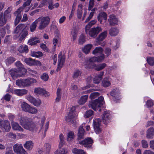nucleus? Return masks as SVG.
<instances>
[{"label":"nucleus","mask_w":154,"mask_h":154,"mask_svg":"<svg viewBox=\"0 0 154 154\" xmlns=\"http://www.w3.org/2000/svg\"><path fill=\"white\" fill-rule=\"evenodd\" d=\"M19 119L20 124L25 129L30 131H33L36 129V125L32 121V118L26 116H21Z\"/></svg>","instance_id":"nucleus-1"},{"label":"nucleus","mask_w":154,"mask_h":154,"mask_svg":"<svg viewBox=\"0 0 154 154\" xmlns=\"http://www.w3.org/2000/svg\"><path fill=\"white\" fill-rule=\"evenodd\" d=\"M75 106L71 107L68 114L66 117V121L70 124L75 125L76 123V119L78 115L75 112Z\"/></svg>","instance_id":"nucleus-2"},{"label":"nucleus","mask_w":154,"mask_h":154,"mask_svg":"<svg viewBox=\"0 0 154 154\" xmlns=\"http://www.w3.org/2000/svg\"><path fill=\"white\" fill-rule=\"evenodd\" d=\"M104 103L103 97L102 96H100L97 99H96L93 101L89 102L88 106L90 108H92L96 111L99 109V111H100L101 109H100V108L103 104Z\"/></svg>","instance_id":"nucleus-3"},{"label":"nucleus","mask_w":154,"mask_h":154,"mask_svg":"<svg viewBox=\"0 0 154 154\" xmlns=\"http://www.w3.org/2000/svg\"><path fill=\"white\" fill-rule=\"evenodd\" d=\"M12 10L11 7H9L4 12L3 14L2 12L0 13V26H3L6 23L8 20L10 19L11 17V13Z\"/></svg>","instance_id":"nucleus-4"},{"label":"nucleus","mask_w":154,"mask_h":154,"mask_svg":"<svg viewBox=\"0 0 154 154\" xmlns=\"http://www.w3.org/2000/svg\"><path fill=\"white\" fill-rule=\"evenodd\" d=\"M38 23V28L42 30L45 28L48 25L50 20L49 16L40 17L36 20Z\"/></svg>","instance_id":"nucleus-5"},{"label":"nucleus","mask_w":154,"mask_h":154,"mask_svg":"<svg viewBox=\"0 0 154 154\" xmlns=\"http://www.w3.org/2000/svg\"><path fill=\"white\" fill-rule=\"evenodd\" d=\"M21 107L22 110L25 112L31 114H36L38 112L37 109L31 106L25 102H21Z\"/></svg>","instance_id":"nucleus-6"},{"label":"nucleus","mask_w":154,"mask_h":154,"mask_svg":"<svg viewBox=\"0 0 154 154\" xmlns=\"http://www.w3.org/2000/svg\"><path fill=\"white\" fill-rule=\"evenodd\" d=\"M97 57H96L87 59L85 61V67L86 68H94L96 65L94 63L97 62Z\"/></svg>","instance_id":"nucleus-7"},{"label":"nucleus","mask_w":154,"mask_h":154,"mask_svg":"<svg viewBox=\"0 0 154 154\" xmlns=\"http://www.w3.org/2000/svg\"><path fill=\"white\" fill-rule=\"evenodd\" d=\"M27 29V27H25L20 35L18 33H15V34L14 35L13 38L16 39L19 38V40L20 41H22L28 34Z\"/></svg>","instance_id":"nucleus-8"},{"label":"nucleus","mask_w":154,"mask_h":154,"mask_svg":"<svg viewBox=\"0 0 154 154\" xmlns=\"http://www.w3.org/2000/svg\"><path fill=\"white\" fill-rule=\"evenodd\" d=\"M14 152L17 154H28L27 152L23 149L22 144H17L13 146Z\"/></svg>","instance_id":"nucleus-9"},{"label":"nucleus","mask_w":154,"mask_h":154,"mask_svg":"<svg viewBox=\"0 0 154 154\" xmlns=\"http://www.w3.org/2000/svg\"><path fill=\"white\" fill-rule=\"evenodd\" d=\"M0 128L3 132H8L11 127L9 122L7 120H4L0 122Z\"/></svg>","instance_id":"nucleus-10"},{"label":"nucleus","mask_w":154,"mask_h":154,"mask_svg":"<svg viewBox=\"0 0 154 154\" xmlns=\"http://www.w3.org/2000/svg\"><path fill=\"white\" fill-rule=\"evenodd\" d=\"M101 121L99 119H96L93 120V125L94 131L97 134H99L101 132L100 128Z\"/></svg>","instance_id":"nucleus-11"},{"label":"nucleus","mask_w":154,"mask_h":154,"mask_svg":"<svg viewBox=\"0 0 154 154\" xmlns=\"http://www.w3.org/2000/svg\"><path fill=\"white\" fill-rule=\"evenodd\" d=\"M65 60V56L64 55H62V53L60 52L58 55V66L56 70L58 72L62 67L64 63Z\"/></svg>","instance_id":"nucleus-12"},{"label":"nucleus","mask_w":154,"mask_h":154,"mask_svg":"<svg viewBox=\"0 0 154 154\" xmlns=\"http://www.w3.org/2000/svg\"><path fill=\"white\" fill-rule=\"evenodd\" d=\"M94 2H89L88 9L89 11L91 10V11L88 17L86 19L85 21V23L88 22L92 18L94 14L95 13V11L97 10L96 8L92 9L94 5Z\"/></svg>","instance_id":"nucleus-13"},{"label":"nucleus","mask_w":154,"mask_h":154,"mask_svg":"<svg viewBox=\"0 0 154 154\" xmlns=\"http://www.w3.org/2000/svg\"><path fill=\"white\" fill-rule=\"evenodd\" d=\"M93 140L91 138H88L82 141H79V144L84 145V146L87 148H90L92 143Z\"/></svg>","instance_id":"nucleus-14"},{"label":"nucleus","mask_w":154,"mask_h":154,"mask_svg":"<svg viewBox=\"0 0 154 154\" xmlns=\"http://www.w3.org/2000/svg\"><path fill=\"white\" fill-rule=\"evenodd\" d=\"M24 62L30 66L38 65L40 66L42 65L41 63L39 61L31 58L25 59Z\"/></svg>","instance_id":"nucleus-15"},{"label":"nucleus","mask_w":154,"mask_h":154,"mask_svg":"<svg viewBox=\"0 0 154 154\" xmlns=\"http://www.w3.org/2000/svg\"><path fill=\"white\" fill-rule=\"evenodd\" d=\"M102 29L101 27L97 26L96 28H91L88 32L89 35L93 37H95L97 34L101 32Z\"/></svg>","instance_id":"nucleus-16"},{"label":"nucleus","mask_w":154,"mask_h":154,"mask_svg":"<svg viewBox=\"0 0 154 154\" xmlns=\"http://www.w3.org/2000/svg\"><path fill=\"white\" fill-rule=\"evenodd\" d=\"M34 92L37 95H44L47 97L50 95V94L48 92L40 88H35L34 90Z\"/></svg>","instance_id":"nucleus-17"},{"label":"nucleus","mask_w":154,"mask_h":154,"mask_svg":"<svg viewBox=\"0 0 154 154\" xmlns=\"http://www.w3.org/2000/svg\"><path fill=\"white\" fill-rule=\"evenodd\" d=\"M102 118L103 123L106 124L109 122L110 118V114L108 111H105L103 114L102 115Z\"/></svg>","instance_id":"nucleus-18"},{"label":"nucleus","mask_w":154,"mask_h":154,"mask_svg":"<svg viewBox=\"0 0 154 154\" xmlns=\"http://www.w3.org/2000/svg\"><path fill=\"white\" fill-rule=\"evenodd\" d=\"M9 72L10 74L14 79H16L17 77L21 76V74L20 73L21 72L19 70L11 69L9 71Z\"/></svg>","instance_id":"nucleus-19"},{"label":"nucleus","mask_w":154,"mask_h":154,"mask_svg":"<svg viewBox=\"0 0 154 154\" xmlns=\"http://www.w3.org/2000/svg\"><path fill=\"white\" fill-rule=\"evenodd\" d=\"M107 14L104 12H101L97 16V19L100 23L102 24L103 21L104 20L105 22L107 19Z\"/></svg>","instance_id":"nucleus-20"},{"label":"nucleus","mask_w":154,"mask_h":154,"mask_svg":"<svg viewBox=\"0 0 154 154\" xmlns=\"http://www.w3.org/2000/svg\"><path fill=\"white\" fill-rule=\"evenodd\" d=\"M108 21L109 22L111 26H114L117 24L118 23L117 18L114 15H111L109 16Z\"/></svg>","instance_id":"nucleus-21"},{"label":"nucleus","mask_w":154,"mask_h":154,"mask_svg":"<svg viewBox=\"0 0 154 154\" xmlns=\"http://www.w3.org/2000/svg\"><path fill=\"white\" fill-rule=\"evenodd\" d=\"M27 92V91L25 89H16L14 91L15 94L19 96H22L23 95L26 94Z\"/></svg>","instance_id":"nucleus-22"},{"label":"nucleus","mask_w":154,"mask_h":154,"mask_svg":"<svg viewBox=\"0 0 154 154\" xmlns=\"http://www.w3.org/2000/svg\"><path fill=\"white\" fill-rule=\"evenodd\" d=\"M85 131L83 128V127L81 126L79 128L78 133L77 140H79L84 138Z\"/></svg>","instance_id":"nucleus-23"},{"label":"nucleus","mask_w":154,"mask_h":154,"mask_svg":"<svg viewBox=\"0 0 154 154\" xmlns=\"http://www.w3.org/2000/svg\"><path fill=\"white\" fill-rule=\"evenodd\" d=\"M154 135V131L153 128L151 127L147 131L146 137L149 139L152 138Z\"/></svg>","instance_id":"nucleus-24"},{"label":"nucleus","mask_w":154,"mask_h":154,"mask_svg":"<svg viewBox=\"0 0 154 154\" xmlns=\"http://www.w3.org/2000/svg\"><path fill=\"white\" fill-rule=\"evenodd\" d=\"M24 87L30 85L32 83H36L37 81L36 79L32 78H29L24 79Z\"/></svg>","instance_id":"nucleus-25"},{"label":"nucleus","mask_w":154,"mask_h":154,"mask_svg":"<svg viewBox=\"0 0 154 154\" xmlns=\"http://www.w3.org/2000/svg\"><path fill=\"white\" fill-rule=\"evenodd\" d=\"M24 147L28 150H31L33 148L34 143L31 141H28L23 145Z\"/></svg>","instance_id":"nucleus-26"},{"label":"nucleus","mask_w":154,"mask_h":154,"mask_svg":"<svg viewBox=\"0 0 154 154\" xmlns=\"http://www.w3.org/2000/svg\"><path fill=\"white\" fill-rule=\"evenodd\" d=\"M78 33V29L75 28L72 29L71 35L73 42H74L76 40Z\"/></svg>","instance_id":"nucleus-27"},{"label":"nucleus","mask_w":154,"mask_h":154,"mask_svg":"<svg viewBox=\"0 0 154 154\" xmlns=\"http://www.w3.org/2000/svg\"><path fill=\"white\" fill-rule=\"evenodd\" d=\"M18 51L20 53H27L28 51V47L26 45H21L20 46Z\"/></svg>","instance_id":"nucleus-28"},{"label":"nucleus","mask_w":154,"mask_h":154,"mask_svg":"<svg viewBox=\"0 0 154 154\" xmlns=\"http://www.w3.org/2000/svg\"><path fill=\"white\" fill-rule=\"evenodd\" d=\"M12 129L14 130L18 131H23V129L16 122H13L12 124Z\"/></svg>","instance_id":"nucleus-29"},{"label":"nucleus","mask_w":154,"mask_h":154,"mask_svg":"<svg viewBox=\"0 0 154 154\" xmlns=\"http://www.w3.org/2000/svg\"><path fill=\"white\" fill-rule=\"evenodd\" d=\"M103 72H101L99 75L95 76L94 79V83L98 84L99 83L102 79V77L103 75Z\"/></svg>","instance_id":"nucleus-30"},{"label":"nucleus","mask_w":154,"mask_h":154,"mask_svg":"<svg viewBox=\"0 0 154 154\" xmlns=\"http://www.w3.org/2000/svg\"><path fill=\"white\" fill-rule=\"evenodd\" d=\"M40 41L39 39L36 37L31 38L28 41L29 44L31 45H36L37 43H39Z\"/></svg>","instance_id":"nucleus-31"},{"label":"nucleus","mask_w":154,"mask_h":154,"mask_svg":"<svg viewBox=\"0 0 154 154\" xmlns=\"http://www.w3.org/2000/svg\"><path fill=\"white\" fill-rule=\"evenodd\" d=\"M15 65L18 68V70L20 71L23 72H26V69L23 67V65L20 63V61H17L15 63Z\"/></svg>","instance_id":"nucleus-32"},{"label":"nucleus","mask_w":154,"mask_h":154,"mask_svg":"<svg viewBox=\"0 0 154 154\" xmlns=\"http://www.w3.org/2000/svg\"><path fill=\"white\" fill-rule=\"evenodd\" d=\"M102 84L103 86L107 87L111 85L110 79L107 78H105L103 80Z\"/></svg>","instance_id":"nucleus-33"},{"label":"nucleus","mask_w":154,"mask_h":154,"mask_svg":"<svg viewBox=\"0 0 154 154\" xmlns=\"http://www.w3.org/2000/svg\"><path fill=\"white\" fill-rule=\"evenodd\" d=\"M67 151L65 148L59 147V148L55 152V154H67Z\"/></svg>","instance_id":"nucleus-34"},{"label":"nucleus","mask_w":154,"mask_h":154,"mask_svg":"<svg viewBox=\"0 0 154 154\" xmlns=\"http://www.w3.org/2000/svg\"><path fill=\"white\" fill-rule=\"evenodd\" d=\"M93 45L91 44L86 45L83 48V52L86 54H88L90 51Z\"/></svg>","instance_id":"nucleus-35"},{"label":"nucleus","mask_w":154,"mask_h":154,"mask_svg":"<svg viewBox=\"0 0 154 154\" xmlns=\"http://www.w3.org/2000/svg\"><path fill=\"white\" fill-rule=\"evenodd\" d=\"M78 8L77 10V17L79 19H80L82 14V5L81 4H79L78 6Z\"/></svg>","instance_id":"nucleus-36"},{"label":"nucleus","mask_w":154,"mask_h":154,"mask_svg":"<svg viewBox=\"0 0 154 154\" xmlns=\"http://www.w3.org/2000/svg\"><path fill=\"white\" fill-rule=\"evenodd\" d=\"M107 34V31H105L101 33L97 38V41H103L106 36Z\"/></svg>","instance_id":"nucleus-37"},{"label":"nucleus","mask_w":154,"mask_h":154,"mask_svg":"<svg viewBox=\"0 0 154 154\" xmlns=\"http://www.w3.org/2000/svg\"><path fill=\"white\" fill-rule=\"evenodd\" d=\"M75 137V135L74 132L72 131H69L67 134V141L70 142L72 141Z\"/></svg>","instance_id":"nucleus-38"},{"label":"nucleus","mask_w":154,"mask_h":154,"mask_svg":"<svg viewBox=\"0 0 154 154\" xmlns=\"http://www.w3.org/2000/svg\"><path fill=\"white\" fill-rule=\"evenodd\" d=\"M118 32V30L115 28H112L109 30V34L112 36H115L116 35Z\"/></svg>","instance_id":"nucleus-39"},{"label":"nucleus","mask_w":154,"mask_h":154,"mask_svg":"<svg viewBox=\"0 0 154 154\" xmlns=\"http://www.w3.org/2000/svg\"><path fill=\"white\" fill-rule=\"evenodd\" d=\"M103 51V48L101 47H96L93 51L92 54L94 55L101 54Z\"/></svg>","instance_id":"nucleus-40"},{"label":"nucleus","mask_w":154,"mask_h":154,"mask_svg":"<svg viewBox=\"0 0 154 154\" xmlns=\"http://www.w3.org/2000/svg\"><path fill=\"white\" fill-rule=\"evenodd\" d=\"M60 139L59 147H62L64 143L65 138L64 136L62 134H60L59 137Z\"/></svg>","instance_id":"nucleus-41"},{"label":"nucleus","mask_w":154,"mask_h":154,"mask_svg":"<svg viewBox=\"0 0 154 154\" xmlns=\"http://www.w3.org/2000/svg\"><path fill=\"white\" fill-rule=\"evenodd\" d=\"M42 52L40 51L34 52L32 51L31 52L30 55L33 57H41L42 56Z\"/></svg>","instance_id":"nucleus-42"},{"label":"nucleus","mask_w":154,"mask_h":154,"mask_svg":"<svg viewBox=\"0 0 154 154\" xmlns=\"http://www.w3.org/2000/svg\"><path fill=\"white\" fill-rule=\"evenodd\" d=\"M106 64L104 63L97 66L96 65L94 68L95 70L97 71H99L104 68L106 67Z\"/></svg>","instance_id":"nucleus-43"},{"label":"nucleus","mask_w":154,"mask_h":154,"mask_svg":"<svg viewBox=\"0 0 154 154\" xmlns=\"http://www.w3.org/2000/svg\"><path fill=\"white\" fill-rule=\"evenodd\" d=\"M51 148V145L48 143H46L44 144V150L47 153L49 152Z\"/></svg>","instance_id":"nucleus-44"},{"label":"nucleus","mask_w":154,"mask_h":154,"mask_svg":"<svg viewBox=\"0 0 154 154\" xmlns=\"http://www.w3.org/2000/svg\"><path fill=\"white\" fill-rule=\"evenodd\" d=\"M88 96L87 95H85L82 96L79 101V103L81 104H84L87 100Z\"/></svg>","instance_id":"nucleus-45"},{"label":"nucleus","mask_w":154,"mask_h":154,"mask_svg":"<svg viewBox=\"0 0 154 154\" xmlns=\"http://www.w3.org/2000/svg\"><path fill=\"white\" fill-rule=\"evenodd\" d=\"M85 42V36L83 35H81L79 37L78 40V43L80 45L83 44Z\"/></svg>","instance_id":"nucleus-46"},{"label":"nucleus","mask_w":154,"mask_h":154,"mask_svg":"<svg viewBox=\"0 0 154 154\" xmlns=\"http://www.w3.org/2000/svg\"><path fill=\"white\" fill-rule=\"evenodd\" d=\"M72 152L74 154H86L83 150L78 149L76 148L73 149L72 150Z\"/></svg>","instance_id":"nucleus-47"},{"label":"nucleus","mask_w":154,"mask_h":154,"mask_svg":"<svg viewBox=\"0 0 154 154\" xmlns=\"http://www.w3.org/2000/svg\"><path fill=\"white\" fill-rule=\"evenodd\" d=\"M37 20H35L33 22L30 26V30L31 32H33L35 31L37 26Z\"/></svg>","instance_id":"nucleus-48"},{"label":"nucleus","mask_w":154,"mask_h":154,"mask_svg":"<svg viewBox=\"0 0 154 154\" xmlns=\"http://www.w3.org/2000/svg\"><path fill=\"white\" fill-rule=\"evenodd\" d=\"M24 79H18L16 81V84L20 87H24Z\"/></svg>","instance_id":"nucleus-49"},{"label":"nucleus","mask_w":154,"mask_h":154,"mask_svg":"<svg viewBox=\"0 0 154 154\" xmlns=\"http://www.w3.org/2000/svg\"><path fill=\"white\" fill-rule=\"evenodd\" d=\"M25 27L24 24H19L16 28L14 31V33H18L20 30H21Z\"/></svg>","instance_id":"nucleus-50"},{"label":"nucleus","mask_w":154,"mask_h":154,"mask_svg":"<svg viewBox=\"0 0 154 154\" xmlns=\"http://www.w3.org/2000/svg\"><path fill=\"white\" fill-rule=\"evenodd\" d=\"M100 94L97 92H94L91 93L90 96V98L91 100L94 99L100 96Z\"/></svg>","instance_id":"nucleus-51"},{"label":"nucleus","mask_w":154,"mask_h":154,"mask_svg":"<svg viewBox=\"0 0 154 154\" xmlns=\"http://www.w3.org/2000/svg\"><path fill=\"white\" fill-rule=\"evenodd\" d=\"M93 115V112L91 110L87 111L85 114L84 117L85 118H88Z\"/></svg>","instance_id":"nucleus-52"},{"label":"nucleus","mask_w":154,"mask_h":154,"mask_svg":"<svg viewBox=\"0 0 154 154\" xmlns=\"http://www.w3.org/2000/svg\"><path fill=\"white\" fill-rule=\"evenodd\" d=\"M81 73H82L80 71L76 70L74 72L73 77L74 78H78L79 76L80 75Z\"/></svg>","instance_id":"nucleus-53"},{"label":"nucleus","mask_w":154,"mask_h":154,"mask_svg":"<svg viewBox=\"0 0 154 154\" xmlns=\"http://www.w3.org/2000/svg\"><path fill=\"white\" fill-rule=\"evenodd\" d=\"M15 60V59L14 58L9 57L6 60V62L7 64H9L12 63Z\"/></svg>","instance_id":"nucleus-54"},{"label":"nucleus","mask_w":154,"mask_h":154,"mask_svg":"<svg viewBox=\"0 0 154 154\" xmlns=\"http://www.w3.org/2000/svg\"><path fill=\"white\" fill-rule=\"evenodd\" d=\"M118 89H116L112 91L111 92V95L113 97H117L119 94V93L118 92Z\"/></svg>","instance_id":"nucleus-55"},{"label":"nucleus","mask_w":154,"mask_h":154,"mask_svg":"<svg viewBox=\"0 0 154 154\" xmlns=\"http://www.w3.org/2000/svg\"><path fill=\"white\" fill-rule=\"evenodd\" d=\"M148 63L151 66H153L154 64V58L148 57L147 59Z\"/></svg>","instance_id":"nucleus-56"},{"label":"nucleus","mask_w":154,"mask_h":154,"mask_svg":"<svg viewBox=\"0 0 154 154\" xmlns=\"http://www.w3.org/2000/svg\"><path fill=\"white\" fill-rule=\"evenodd\" d=\"M41 103V101L39 99H35L34 101L32 102V104L35 106H38L40 105Z\"/></svg>","instance_id":"nucleus-57"},{"label":"nucleus","mask_w":154,"mask_h":154,"mask_svg":"<svg viewBox=\"0 0 154 154\" xmlns=\"http://www.w3.org/2000/svg\"><path fill=\"white\" fill-rule=\"evenodd\" d=\"M97 62H101L105 58V55L104 54H102L101 56L97 57Z\"/></svg>","instance_id":"nucleus-58"},{"label":"nucleus","mask_w":154,"mask_h":154,"mask_svg":"<svg viewBox=\"0 0 154 154\" xmlns=\"http://www.w3.org/2000/svg\"><path fill=\"white\" fill-rule=\"evenodd\" d=\"M49 78V76L47 74L45 73H43L41 76V79L44 81H47Z\"/></svg>","instance_id":"nucleus-59"},{"label":"nucleus","mask_w":154,"mask_h":154,"mask_svg":"<svg viewBox=\"0 0 154 154\" xmlns=\"http://www.w3.org/2000/svg\"><path fill=\"white\" fill-rule=\"evenodd\" d=\"M142 146L143 148H146L148 147V144L147 141L145 140H142L141 141Z\"/></svg>","instance_id":"nucleus-60"},{"label":"nucleus","mask_w":154,"mask_h":154,"mask_svg":"<svg viewBox=\"0 0 154 154\" xmlns=\"http://www.w3.org/2000/svg\"><path fill=\"white\" fill-rule=\"evenodd\" d=\"M146 105L148 107H149L153 105V103L152 100H149L147 101Z\"/></svg>","instance_id":"nucleus-61"},{"label":"nucleus","mask_w":154,"mask_h":154,"mask_svg":"<svg viewBox=\"0 0 154 154\" xmlns=\"http://www.w3.org/2000/svg\"><path fill=\"white\" fill-rule=\"evenodd\" d=\"M21 19V17L20 15H17L14 21V24L15 26L17 25Z\"/></svg>","instance_id":"nucleus-62"},{"label":"nucleus","mask_w":154,"mask_h":154,"mask_svg":"<svg viewBox=\"0 0 154 154\" xmlns=\"http://www.w3.org/2000/svg\"><path fill=\"white\" fill-rule=\"evenodd\" d=\"M24 8H23V7H21L19 8L18 9H17V11H15L14 14L16 15L17 14V15H19L18 14L23 11V10Z\"/></svg>","instance_id":"nucleus-63"},{"label":"nucleus","mask_w":154,"mask_h":154,"mask_svg":"<svg viewBox=\"0 0 154 154\" xmlns=\"http://www.w3.org/2000/svg\"><path fill=\"white\" fill-rule=\"evenodd\" d=\"M5 154H14L11 148H8L6 149V151Z\"/></svg>","instance_id":"nucleus-64"}]
</instances>
